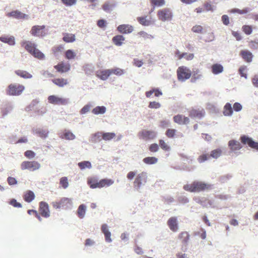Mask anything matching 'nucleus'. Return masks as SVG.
<instances>
[{
  "instance_id": "nucleus-1",
  "label": "nucleus",
  "mask_w": 258,
  "mask_h": 258,
  "mask_svg": "<svg viewBox=\"0 0 258 258\" xmlns=\"http://www.w3.org/2000/svg\"><path fill=\"white\" fill-rule=\"evenodd\" d=\"M183 188L190 192H200L211 190L212 188V185L205 182L196 180L190 184L184 185Z\"/></svg>"
},
{
  "instance_id": "nucleus-2",
  "label": "nucleus",
  "mask_w": 258,
  "mask_h": 258,
  "mask_svg": "<svg viewBox=\"0 0 258 258\" xmlns=\"http://www.w3.org/2000/svg\"><path fill=\"white\" fill-rule=\"evenodd\" d=\"M114 181L111 179L104 178L98 180L97 177H89L87 178V183L91 188H101L111 185Z\"/></svg>"
},
{
  "instance_id": "nucleus-3",
  "label": "nucleus",
  "mask_w": 258,
  "mask_h": 258,
  "mask_svg": "<svg viewBox=\"0 0 258 258\" xmlns=\"http://www.w3.org/2000/svg\"><path fill=\"white\" fill-rule=\"evenodd\" d=\"M25 90V86L17 83L10 84L7 90V94L10 96H19Z\"/></svg>"
},
{
  "instance_id": "nucleus-4",
  "label": "nucleus",
  "mask_w": 258,
  "mask_h": 258,
  "mask_svg": "<svg viewBox=\"0 0 258 258\" xmlns=\"http://www.w3.org/2000/svg\"><path fill=\"white\" fill-rule=\"evenodd\" d=\"M192 75L191 71L186 67L181 66L177 70V77L179 81L184 82L189 79Z\"/></svg>"
},
{
  "instance_id": "nucleus-5",
  "label": "nucleus",
  "mask_w": 258,
  "mask_h": 258,
  "mask_svg": "<svg viewBox=\"0 0 258 258\" xmlns=\"http://www.w3.org/2000/svg\"><path fill=\"white\" fill-rule=\"evenodd\" d=\"M72 202L71 199L68 198H62L58 201L53 202L52 206L54 209L69 208L72 205Z\"/></svg>"
},
{
  "instance_id": "nucleus-6",
  "label": "nucleus",
  "mask_w": 258,
  "mask_h": 258,
  "mask_svg": "<svg viewBox=\"0 0 258 258\" xmlns=\"http://www.w3.org/2000/svg\"><path fill=\"white\" fill-rule=\"evenodd\" d=\"M40 167V164L37 161H25L21 164V168L22 170H28L30 171H34L38 170Z\"/></svg>"
},
{
  "instance_id": "nucleus-7",
  "label": "nucleus",
  "mask_w": 258,
  "mask_h": 258,
  "mask_svg": "<svg viewBox=\"0 0 258 258\" xmlns=\"http://www.w3.org/2000/svg\"><path fill=\"white\" fill-rule=\"evenodd\" d=\"M148 175L146 172H142L138 174L134 181V187L139 189L142 185H144L147 181Z\"/></svg>"
},
{
  "instance_id": "nucleus-8",
  "label": "nucleus",
  "mask_w": 258,
  "mask_h": 258,
  "mask_svg": "<svg viewBox=\"0 0 258 258\" xmlns=\"http://www.w3.org/2000/svg\"><path fill=\"white\" fill-rule=\"evenodd\" d=\"M30 33L32 36H34L43 37L47 34V32L45 30V26H34L32 27L31 29Z\"/></svg>"
},
{
  "instance_id": "nucleus-9",
  "label": "nucleus",
  "mask_w": 258,
  "mask_h": 258,
  "mask_svg": "<svg viewBox=\"0 0 258 258\" xmlns=\"http://www.w3.org/2000/svg\"><path fill=\"white\" fill-rule=\"evenodd\" d=\"M157 16L160 20L166 21L172 19V14L170 9L164 8L158 11Z\"/></svg>"
},
{
  "instance_id": "nucleus-10",
  "label": "nucleus",
  "mask_w": 258,
  "mask_h": 258,
  "mask_svg": "<svg viewBox=\"0 0 258 258\" xmlns=\"http://www.w3.org/2000/svg\"><path fill=\"white\" fill-rule=\"evenodd\" d=\"M48 101L49 103L58 105H66L69 103L68 99L60 97L56 95L49 96L48 97Z\"/></svg>"
},
{
  "instance_id": "nucleus-11",
  "label": "nucleus",
  "mask_w": 258,
  "mask_h": 258,
  "mask_svg": "<svg viewBox=\"0 0 258 258\" xmlns=\"http://www.w3.org/2000/svg\"><path fill=\"white\" fill-rule=\"evenodd\" d=\"M156 136V133L153 131L143 130L138 134V137L140 139L146 141L152 140Z\"/></svg>"
},
{
  "instance_id": "nucleus-12",
  "label": "nucleus",
  "mask_w": 258,
  "mask_h": 258,
  "mask_svg": "<svg viewBox=\"0 0 258 258\" xmlns=\"http://www.w3.org/2000/svg\"><path fill=\"white\" fill-rule=\"evenodd\" d=\"M39 212L42 217L48 218L50 216V211L48 204L45 202H40L39 205Z\"/></svg>"
},
{
  "instance_id": "nucleus-13",
  "label": "nucleus",
  "mask_w": 258,
  "mask_h": 258,
  "mask_svg": "<svg viewBox=\"0 0 258 258\" xmlns=\"http://www.w3.org/2000/svg\"><path fill=\"white\" fill-rule=\"evenodd\" d=\"M241 142L244 145H247L249 147L258 150V142H255L248 136H242L240 137Z\"/></svg>"
},
{
  "instance_id": "nucleus-14",
  "label": "nucleus",
  "mask_w": 258,
  "mask_h": 258,
  "mask_svg": "<svg viewBox=\"0 0 258 258\" xmlns=\"http://www.w3.org/2000/svg\"><path fill=\"white\" fill-rule=\"evenodd\" d=\"M175 123L180 125L187 124L189 122V119L182 114H177L173 118Z\"/></svg>"
},
{
  "instance_id": "nucleus-15",
  "label": "nucleus",
  "mask_w": 258,
  "mask_h": 258,
  "mask_svg": "<svg viewBox=\"0 0 258 258\" xmlns=\"http://www.w3.org/2000/svg\"><path fill=\"white\" fill-rule=\"evenodd\" d=\"M167 225L169 229L174 232H177L178 230V225L177 218L172 217L167 221Z\"/></svg>"
},
{
  "instance_id": "nucleus-16",
  "label": "nucleus",
  "mask_w": 258,
  "mask_h": 258,
  "mask_svg": "<svg viewBox=\"0 0 258 258\" xmlns=\"http://www.w3.org/2000/svg\"><path fill=\"white\" fill-rule=\"evenodd\" d=\"M190 238V235L187 231H182L178 235V239L183 245L186 246Z\"/></svg>"
},
{
  "instance_id": "nucleus-17",
  "label": "nucleus",
  "mask_w": 258,
  "mask_h": 258,
  "mask_svg": "<svg viewBox=\"0 0 258 258\" xmlns=\"http://www.w3.org/2000/svg\"><path fill=\"white\" fill-rule=\"evenodd\" d=\"M101 136H102L103 140L105 141H109L114 138L116 136V135L114 133H104L102 134L100 132H98L94 134L95 137L99 138Z\"/></svg>"
},
{
  "instance_id": "nucleus-18",
  "label": "nucleus",
  "mask_w": 258,
  "mask_h": 258,
  "mask_svg": "<svg viewBox=\"0 0 258 258\" xmlns=\"http://www.w3.org/2000/svg\"><path fill=\"white\" fill-rule=\"evenodd\" d=\"M117 30L121 33H131L134 30L133 27L131 25L122 24L119 25L117 28Z\"/></svg>"
},
{
  "instance_id": "nucleus-19",
  "label": "nucleus",
  "mask_w": 258,
  "mask_h": 258,
  "mask_svg": "<svg viewBox=\"0 0 258 258\" xmlns=\"http://www.w3.org/2000/svg\"><path fill=\"white\" fill-rule=\"evenodd\" d=\"M228 147L231 152L239 150L242 148L241 144L237 141L232 140L228 142Z\"/></svg>"
},
{
  "instance_id": "nucleus-20",
  "label": "nucleus",
  "mask_w": 258,
  "mask_h": 258,
  "mask_svg": "<svg viewBox=\"0 0 258 258\" xmlns=\"http://www.w3.org/2000/svg\"><path fill=\"white\" fill-rule=\"evenodd\" d=\"M240 55L246 62H250L252 61L253 55L249 51L242 50L240 52Z\"/></svg>"
},
{
  "instance_id": "nucleus-21",
  "label": "nucleus",
  "mask_w": 258,
  "mask_h": 258,
  "mask_svg": "<svg viewBox=\"0 0 258 258\" xmlns=\"http://www.w3.org/2000/svg\"><path fill=\"white\" fill-rule=\"evenodd\" d=\"M54 68L57 72L62 73L67 72L70 70V65L69 64H65L63 62H61L55 66Z\"/></svg>"
},
{
  "instance_id": "nucleus-22",
  "label": "nucleus",
  "mask_w": 258,
  "mask_h": 258,
  "mask_svg": "<svg viewBox=\"0 0 258 258\" xmlns=\"http://www.w3.org/2000/svg\"><path fill=\"white\" fill-rule=\"evenodd\" d=\"M9 17H12L18 19H25L28 18V15L19 11H14L7 14Z\"/></svg>"
},
{
  "instance_id": "nucleus-23",
  "label": "nucleus",
  "mask_w": 258,
  "mask_h": 258,
  "mask_svg": "<svg viewBox=\"0 0 258 258\" xmlns=\"http://www.w3.org/2000/svg\"><path fill=\"white\" fill-rule=\"evenodd\" d=\"M51 81L53 84L59 87H63L69 84V82L67 79L62 78H55L52 79Z\"/></svg>"
},
{
  "instance_id": "nucleus-24",
  "label": "nucleus",
  "mask_w": 258,
  "mask_h": 258,
  "mask_svg": "<svg viewBox=\"0 0 258 258\" xmlns=\"http://www.w3.org/2000/svg\"><path fill=\"white\" fill-rule=\"evenodd\" d=\"M22 46L24 47L25 49L31 54L36 48L35 44L30 41L23 42L22 43Z\"/></svg>"
},
{
  "instance_id": "nucleus-25",
  "label": "nucleus",
  "mask_w": 258,
  "mask_h": 258,
  "mask_svg": "<svg viewBox=\"0 0 258 258\" xmlns=\"http://www.w3.org/2000/svg\"><path fill=\"white\" fill-rule=\"evenodd\" d=\"M138 22L143 26H147L152 23V18L148 19L147 16L139 17L137 18Z\"/></svg>"
},
{
  "instance_id": "nucleus-26",
  "label": "nucleus",
  "mask_w": 258,
  "mask_h": 258,
  "mask_svg": "<svg viewBox=\"0 0 258 258\" xmlns=\"http://www.w3.org/2000/svg\"><path fill=\"white\" fill-rule=\"evenodd\" d=\"M110 76V74L109 69L97 71L96 72V76L102 80H107Z\"/></svg>"
},
{
  "instance_id": "nucleus-27",
  "label": "nucleus",
  "mask_w": 258,
  "mask_h": 258,
  "mask_svg": "<svg viewBox=\"0 0 258 258\" xmlns=\"http://www.w3.org/2000/svg\"><path fill=\"white\" fill-rule=\"evenodd\" d=\"M15 73L19 77L23 79H28L32 78V75L31 74L24 70H16Z\"/></svg>"
},
{
  "instance_id": "nucleus-28",
  "label": "nucleus",
  "mask_w": 258,
  "mask_h": 258,
  "mask_svg": "<svg viewBox=\"0 0 258 258\" xmlns=\"http://www.w3.org/2000/svg\"><path fill=\"white\" fill-rule=\"evenodd\" d=\"M189 115L191 118H201L204 115L203 110L192 109L189 111Z\"/></svg>"
},
{
  "instance_id": "nucleus-29",
  "label": "nucleus",
  "mask_w": 258,
  "mask_h": 258,
  "mask_svg": "<svg viewBox=\"0 0 258 258\" xmlns=\"http://www.w3.org/2000/svg\"><path fill=\"white\" fill-rule=\"evenodd\" d=\"M0 41L9 44L10 45H13L15 43V38L13 36H3L0 37Z\"/></svg>"
},
{
  "instance_id": "nucleus-30",
  "label": "nucleus",
  "mask_w": 258,
  "mask_h": 258,
  "mask_svg": "<svg viewBox=\"0 0 258 258\" xmlns=\"http://www.w3.org/2000/svg\"><path fill=\"white\" fill-rule=\"evenodd\" d=\"M62 40L66 43L73 42L76 40L75 34L66 33L63 34Z\"/></svg>"
},
{
  "instance_id": "nucleus-31",
  "label": "nucleus",
  "mask_w": 258,
  "mask_h": 258,
  "mask_svg": "<svg viewBox=\"0 0 258 258\" xmlns=\"http://www.w3.org/2000/svg\"><path fill=\"white\" fill-rule=\"evenodd\" d=\"M124 40V37L121 35H116L112 38V42L116 46H121Z\"/></svg>"
},
{
  "instance_id": "nucleus-32",
  "label": "nucleus",
  "mask_w": 258,
  "mask_h": 258,
  "mask_svg": "<svg viewBox=\"0 0 258 258\" xmlns=\"http://www.w3.org/2000/svg\"><path fill=\"white\" fill-rule=\"evenodd\" d=\"M153 93H154V95L156 97H159L162 95V92L159 89L153 88L152 90L146 92V96L147 98H149Z\"/></svg>"
},
{
  "instance_id": "nucleus-33",
  "label": "nucleus",
  "mask_w": 258,
  "mask_h": 258,
  "mask_svg": "<svg viewBox=\"0 0 258 258\" xmlns=\"http://www.w3.org/2000/svg\"><path fill=\"white\" fill-rule=\"evenodd\" d=\"M212 72L215 75L220 74L223 71V66L218 63H215L211 67Z\"/></svg>"
},
{
  "instance_id": "nucleus-34",
  "label": "nucleus",
  "mask_w": 258,
  "mask_h": 258,
  "mask_svg": "<svg viewBox=\"0 0 258 258\" xmlns=\"http://www.w3.org/2000/svg\"><path fill=\"white\" fill-rule=\"evenodd\" d=\"M86 208L87 207L84 204H82L79 206L77 210V215L80 218L83 219L84 218L86 214Z\"/></svg>"
},
{
  "instance_id": "nucleus-35",
  "label": "nucleus",
  "mask_w": 258,
  "mask_h": 258,
  "mask_svg": "<svg viewBox=\"0 0 258 258\" xmlns=\"http://www.w3.org/2000/svg\"><path fill=\"white\" fill-rule=\"evenodd\" d=\"M34 198L35 195L34 192L31 190L27 191L24 195V200L28 203L32 202L34 199Z\"/></svg>"
},
{
  "instance_id": "nucleus-36",
  "label": "nucleus",
  "mask_w": 258,
  "mask_h": 258,
  "mask_svg": "<svg viewBox=\"0 0 258 258\" xmlns=\"http://www.w3.org/2000/svg\"><path fill=\"white\" fill-rule=\"evenodd\" d=\"M223 114L225 116L231 115L233 113V110L231 105L229 103H227L224 107Z\"/></svg>"
},
{
  "instance_id": "nucleus-37",
  "label": "nucleus",
  "mask_w": 258,
  "mask_h": 258,
  "mask_svg": "<svg viewBox=\"0 0 258 258\" xmlns=\"http://www.w3.org/2000/svg\"><path fill=\"white\" fill-rule=\"evenodd\" d=\"M60 138L66 140H72L75 138V136L70 131L65 130L63 135L60 136Z\"/></svg>"
},
{
  "instance_id": "nucleus-38",
  "label": "nucleus",
  "mask_w": 258,
  "mask_h": 258,
  "mask_svg": "<svg viewBox=\"0 0 258 258\" xmlns=\"http://www.w3.org/2000/svg\"><path fill=\"white\" fill-rule=\"evenodd\" d=\"M106 110V107L103 106H97L92 110V112L94 114H103Z\"/></svg>"
},
{
  "instance_id": "nucleus-39",
  "label": "nucleus",
  "mask_w": 258,
  "mask_h": 258,
  "mask_svg": "<svg viewBox=\"0 0 258 258\" xmlns=\"http://www.w3.org/2000/svg\"><path fill=\"white\" fill-rule=\"evenodd\" d=\"M222 153V151L220 149H217L212 150L209 155L210 157L214 159H217L221 155Z\"/></svg>"
},
{
  "instance_id": "nucleus-40",
  "label": "nucleus",
  "mask_w": 258,
  "mask_h": 258,
  "mask_svg": "<svg viewBox=\"0 0 258 258\" xmlns=\"http://www.w3.org/2000/svg\"><path fill=\"white\" fill-rule=\"evenodd\" d=\"M158 159L154 157H148L144 158L143 162L147 164H154L157 162Z\"/></svg>"
},
{
  "instance_id": "nucleus-41",
  "label": "nucleus",
  "mask_w": 258,
  "mask_h": 258,
  "mask_svg": "<svg viewBox=\"0 0 258 258\" xmlns=\"http://www.w3.org/2000/svg\"><path fill=\"white\" fill-rule=\"evenodd\" d=\"M191 31L194 33L203 34L204 33V28L201 25H196L192 27Z\"/></svg>"
},
{
  "instance_id": "nucleus-42",
  "label": "nucleus",
  "mask_w": 258,
  "mask_h": 258,
  "mask_svg": "<svg viewBox=\"0 0 258 258\" xmlns=\"http://www.w3.org/2000/svg\"><path fill=\"white\" fill-rule=\"evenodd\" d=\"M177 131L174 128H168L165 132V135L168 138H173L176 136Z\"/></svg>"
},
{
  "instance_id": "nucleus-43",
  "label": "nucleus",
  "mask_w": 258,
  "mask_h": 258,
  "mask_svg": "<svg viewBox=\"0 0 258 258\" xmlns=\"http://www.w3.org/2000/svg\"><path fill=\"white\" fill-rule=\"evenodd\" d=\"M31 54L35 57L38 59H42L44 58L45 56L39 49L36 48Z\"/></svg>"
},
{
  "instance_id": "nucleus-44",
  "label": "nucleus",
  "mask_w": 258,
  "mask_h": 258,
  "mask_svg": "<svg viewBox=\"0 0 258 258\" xmlns=\"http://www.w3.org/2000/svg\"><path fill=\"white\" fill-rule=\"evenodd\" d=\"M78 166L82 170L87 168H91L92 167L91 163L89 161H83L78 163Z\"/></svg>"
},
{
  "instance_id": "nucleus-45",
  "label": "nucleus",
  "mask_w": 258,
  "mask_h": 258,
  "mask_svg": "<svg viewBox=\"0 0 258 258\" xmlns=\"http://www.w3.org/2000/svg\"><path fill=\"white\" fill-rule=\"evenodd\" d=\"M231 13H238L239 14L242 15L246 14L249 12V9L248 8H245L242 10H240L238 9H233L230 10L229 11Z\"/></svg>"
},
{
  "instance_id": "nucleus-46",
  "label": "nucleus",
  "mask_w": 258,
  "mask_h": 258,
  "mask_svg": "<svg viewBox=\"0 0 258 258\" xmlns=\"http://www.w3.org/2000/svg\"><path fill=\"white\" fill-rule=\"evenodd\" d=\"M76 56V54L73 50L69 49L65 52V56L67 59H74L75 58Z\"/></svg>"
},
{
  "instance_id": "nucleus-47",
  "label": "nucleus",
  "mask_w": 258,
  "mask_h": 258,
  "mask_svg": "<svg viewBox=\"0 0 258 258\" xmlns=\"http://www.w3.org/2000/svg\"><path fill=\"white\" fill-rule=\"evenodd\" d=\"M109 70L110 75L111 74H115L117 76H121L124 73L123 70L119 68L109 69Z\"/></svg>"
},
{
  "instance_id": "nucleus-48",
  "label": "nucleus",
  "mask_w": 258,
  "mask_h": 258,
  "mask_svg": "<svg viewBox=\"0 0 258 258\" xmlns=\"http://www.w3.org/2000/svg\"><path fill=\"white\" fill-rule=\"evenodd\" d=\"M159 146L161 148L165 151H168L170 150V148L169 145L163 140H160L159 141Z\"/></svg>"
},
{
  "instance_id": "nucleus-49",
  "label": "nucleus",
  "mask_w": 258,
  "mask_h": 258,
  "mask_svg": "<svg viewBox=\"0 0 258 258\" xmlns=\"http://www.w3.org/2000/svg\"><path fill=\"white\" fill-rule=\"evenodd\" d=\"M242 31L246 35H250L252 32V27L251 26L244 25L242 27Z\"/></svg>"
},
{
  "instance_id": "nucleus-50",
  "label": "nucleus",
  "mask_w": 258,
  "mask_h": 258,
  "mask_svg": "<svg viewBox=\"0 0 258 258\" xmlns=\"http://www.w3.org/2000/svg\"><path fill=\"white\" fill-rule=\"evenodd\" d=\"M59 184L63 188H67L69 186L68 178L67 177H62L60 178L59 180Z\"/></svg>"
},
{
  "instance_id": "nucleus-51",
  "label": "nucleus",
  "mask_w": 258,
  "mask_h": 258,
  "mask_svg": "<svg viewBox=\"0 0 258 258\" xmlns=\"http://www.w3.org/2000/svg\"><path fill=\"white\" fill-rule=\"evenodd\" d=\"M185 58L187 60H192L194 58V54L193 53H187L186 52L182 53V55L180 56L179 58Z\"/></svg>"
},
{
  "instance_id": "nucleus-52",
  "label": "nucleus",
  "mask_w": 258,
  "mask_h": 258,
  "mask_svg": "<svg viewBox=\"0 0 258 258\" xmlns=\"http://www.w3.org/2000/svg\"><path fill=\"white\" fill-rule=\"evenodd\" d=\"M210 157L209 154H205L200 155L198 158V161L199 163H201L207 161V160L210 159Z\"/></svg>"
},
{
  "instance_id": "nucleus-53",
  "label": "nucleus",
  "mask_w": 258,
  "mask_h": 258,
  "mask_svg": "<svg viewBox=\"0 0 258 258\" xmlns=\"http://www.w3.org/2000/svg\"><path fill=\"white\" fill-rule=\"evenodd\" d=\"M37 134L42 138H46L48 134V131L47 130H39L36 132Z\"/></svg>"
},
{
  "instance_id": "nucleus-54",
  "label": "nucleus",
  "mask_w": 258,
  "mask_h": 258,
  "mask_svg": "<svg viewBox=\"0 0 258 258\" xmlns=\"http://www.w3.org/2000/svg\"><path fill=\"white\" fill-rule=\"evenodd\" d=\"M114 5L112 4H110L108 2L105 3L102 6V9L104 11L106 12H109L112 10L113 8Z\"/></svg>"
},
{
  "instance_id": "nucleus-55",
  "label": "nucleus",
  "mask_w": 258,
  "mask_h": 258,
  "mask_svg": "<svg viewBox=\"0 0 258 258\" xmlns=\"http://www.w3.org/2000/svg\"><path fill=\"white\" fill-rule=\"evenodd\" d=\"M151 3L153 5L161 7L163 6L165 4L164 0H152Z\"/></svg>"
},
{
  "instance_id": "nucleus-56",
  "label": "nucleus",
  "mask_w": 258,
  "mask_h": 258,
  "mask_svg": "<svg viewBox=\"0 0 258 258\" xmlns=\"http://www.w3.org/2000/svg\"><path fill=\"white\" fill-rule=\"evenodd\" d=\"M246 70V68L245 66L241 67L239 69V74L240 75L241 77H244L245 78H247Z\"/></svg>"
},
{
  "instance_id": "nucleus-57",
  "label": "nucleus",
  "mask_w": 258,
  "mask_h": 258,
  "mask_svg": "<svg viewBox=\"0 0 258 258\" xmlns=\"http://www.w3.org/2000/svg\"><path fill=\"white\" fill-rule=\"evenodd\" d=\"M63 49V47L61 45H59L53 47L52 51L55 55L57 54L59 52H61Z\"/></svg>"
},
{
  "instance_id": "nucleus-58",
  "label": "nucleus",
  "mask_w": 258,
  "mask_h": 258,
  "mask_svg": "<svg viewBox=\"0 0 258 258\" xmlns=\"http://www.w3.org/2000/svg\"><path fill=\"white\" fill-rule=\"evenodd\" d=\"M148 106L150 108L157 109L161 107V104L159 102L153 101L150 102Z\"/></svg>"
},
{
  "instance_id": "nucleus-59",
  "label": "nucleus",
  "mask_w": 258,
  "mask_h": 258,
  "mask_svg": "<svg viewBox=\"0 0 258 258\" xmlns=\"http://www.w3.org/2000/svg\"><path fill=\"white\" fill-rule=\"evenodd\" d=\"M62 3L67 6H72L76 4L77 0H61Z\"/></svg>"
},
{
  "instance_id": "nucleus-60",
  "label": "nucleus",
  "mask_w": 258,
  "mask_h": 258,
  "mask_svg": "<svg viewBox=\"0 0 258 258\" xmlns=\"http://www.w3.org/2000/svg\"><path fill=\"white\" fill-rule=\"evenodd\" d=\"M149 149L150 151H151V152H156L158 151L159 146L156 143L152 144L149 146Z\"/></svg>"
},
{
  "instance_id": "nucleus-61",
  "label": "nucleus",
  "mask_w": 258,
  "mask_h": 258,
  "mask_svg": "<svg viewBox=\"0 0 258 258\" xmlns=\"http://www.w3.org/2000/svg\"><path fill=\"white\" fill-rule=\"evenodd\" d=\"M25 156L28 158H33L35 156V153L31 150H27L24 153Z\"/></svg>"
},
{
  "instance_id": "nucleus-62",
  "label": "nucleus",
  "mask_w": 258,
  "mask_h": 258,
  "mask_svg": "<svg viewBox=\"0 0 258 258\" xmlns=\"http://www.w3.org/2000/svg\"><path fill=\"white\" fill-rule=\"evenodd\" d=\"M138 34L140 36L143 37L145 39H150L153 38V37L152 35L148 34V33L144 31H140L138 33Z\"/></svg>"
},
{
  "instance_id": "nucleus-63",
  "label": "nucleus",
  "mask_w": 258,
  "mask_h": 258,
  "mask_svg": "<svg viewBox=\"0 0 258 258\" xmlns=\"http://www.w3.org/2000/svg\"><path fill=\"white\" fill-rule=\"evenodd\" d=\"M7 181L9 184L10 185H13L17 183V181L15 178L11 176L8 178Z\"/></svg>"
},
{
  "instance_id": "nucleus-64",
  "label": "nucleus",
  "mask_w": 258,
  "mask_h": 258,
  "mask_svg": "<svg viewBox=\"0 0 258 258\" xmlns=\"http://www.w3.org/2000/svg\"><path fill=\"white\" fill-rule=\"evenodd\" d=\"M10 204L16 208H21L22 207L21 204L17 202L15 199L11 200L10 202Z\"/></svg>"
}]
</instances>
